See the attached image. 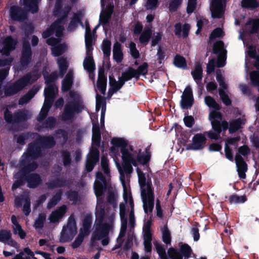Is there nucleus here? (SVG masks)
Segmentation results:
<instances>
[{"label":"nucleus","mask_w":259,"mask_h":259,"mask_svg":"<svg viewBox=\"0 0 259 259\" xmlns=\"http://www.w3.org/2000/svg\"><path fill=\"white\" fill-rule=\"evenodd\" d=\"M141 195L143 203V208L144 212L148 213V212H152L154 206V192L149 191L145 193L144 190L141 192Z\"/></svg>","instance_id":"nucleus-13"},{"label":"nucleus","mask_w":259,"mask_h":259,"mask_svg":"<svg viewBox=\"0 0 259 259\" xmlns=\"http://www.w3.org/2000/svg\"><path fill=\"white\" fill-rule=\"evenodd\" d=\"M204 102L205 104L209 108L214 109L213 111H219L221 109V105L216 102L213 97L210 96H206L205 97Z\"/></svg>","instance_id":"nucleus-34"},{"label":"nucleus","mask_w":259,"mask_h":259,"mask_svg":"<svg viewBox=\"0 0 259 259\" xmlns=\"http://www.w3.org/2000/svg\"><path fill=\"white\" fill-rule=\"evenodd\" d=\"M60 153L63 165L65 167L69 166L71 162V157L70 152L67 150L62 149L60 151Z\"/></svg>","instance_id":"nucleus-43"},{"label":"nucleus","mask_w":259,"mask_h":259,"mask_svg":"<svg viewBox=\"0 0 259 259\" xmlns=\"http://www.w3.org/2000/svg\"><path fill=\"white\" fill-rule=\"evenodd\" d=\"M111 42L108 39H104L102 44V49L104 58H109L111 54Z\"/></svg>","instance_id":"nucleus-42"},{"label":"nucleus","mask_w":259,"mask_h":259,"mask_svg":"<svg viewBox=\"0 0 259 259\" xmlns=\"http://www.w3.org/2000/svg\"><path fill=\"white\" fill-rule=\"evenodd\" d=\"M162 235L163 242L167 245L170 244L171 236L167 225L164 226L162 231Z\"/></svg>","instance_id":"nucleus-50"},{"label":"nucleus","mask_w":259,"mask_h":259,"mask_svg":"<svg viewBox=\"0 0 259 259\" xmlns=\"http://www.w3.org/2000/svg\"><path fill=\"white\" fill-rule=\"evenodd\" d=\"M28 172L23 167H22L14 175V178L16 180L13 183L12 189L16 190L19 187L25 184L27 180Z\"/></svg>","instance_id":"nucleus-16"},{"label":"nucleus","mask_w":259,"mask_h":259,"mask_svg":"<svg viewBox=\"0 0 259 259\" xmlns=\"http://www.w3.org/2000/svg\"><path fill=\"white\" fill-rule=\"evenodd\" d=\"M58 64L59 68L60 75L62 77L66 73L68 67L67 61L65 58L61 57L58 59Z\"/></svg>","instance_id":"nucleus-40"},{"label":"nucleus","mask_w":259,"mask_h":259,"mask_svg":"<svg viewBox=\"0 0 259 259\" xmlns=\"http://www.w3.org/2000/svg\"><path fill=\"white\" fill-rule=\"evenodd\" d=\"M27 187L31 189H34L38 187L42 182L40 175L36 173H32L27 175Z\"/></svg>","instance_id":"nucleus-21"},{"label":"nucleus","mask_w":259,"mask_h":259,"mask_svg":"<svg viewBox=\"0 0 259 259\" xmlns=\"http://www.w3.org/2000/svg\"><path fill=\"white\" fill-rule=\"evenodd\" d=\"M32 52L29 42L24 40L22 45V50L20 59L21 66L24 68L27 66L32 61Z\"/></svg>","instance_id":"nucleus-10"},{"label":"nucleus","mask_w":259,"mask_h":259,"mask_svg":"<svg viewBox=\"0 0 259 259\" xmlns=\"http://www.w3.org/2000/svg\"><path fill=\"white\" fill-rule=\"evenodd\" d=\"M58 75L57 73L53 72L48 75H44V79L46 85L54 84L53 83L57 79Z\"/></svg>","instance_id":"nucleus-62"},{"label":"nucleus","mask_w":259,"mask_h":259,"mask_svg":"<svg viewBox=\"0 0 259 259\" xmlns=\"http://www.w3.org/2000/svg\"><path fill=\"white\" fill-rule=\"evenodd\" d=\"M202 68L200 64H197L195 66L194 69L192 71L191 74L194 80L197 83L201 81L202 78Z\"/></svg>","instance_id":"nucleus-36"},{"label":"nucleus","mask_w":259,"mask_h":259,"mask_svg":"<svg viewBox=\"0 0 259 259\" xmlns=\"http://www.w3.org/2000/svg\"><path fill=\"white\" fill-rule=\"evenodd\" d=\"M110 225L108 223H97L95 231L92 234L91 242L92 245L96 240H100L103 238L108 236Z\"/></svg>","instance_id":"nucleus-8"},{"label":"nucleus","mask_w":259,"mask_h":259,"mask_svg":"<svg viewBox=\"0 0 259 259\" xmlns=\"http://www.w3.org/2000/svg\"><path fill=\"white\" fill-rule=\"evenodd\" d=\"M71 10V7L69 5L65 6L63 10L59 12L58 13L61 14V16L58 18L55 21H57L58 23H63L64 22L65 19L67 18L69 13Z\"/></svg>","instance_id":"nucleus-49"},{"label":"nucleus","mask_w":259,"mask_h":259,"mask_svg":"<svg viewBox=\"0 0 259 259\" xmlns=\"http://www.w3.org/2000/svg\"><path fill=\"white\" fill-rule=\"evenodd\" d=\"M106 87L107 77L105 75L104 68H101L99 70L98 77L97 81V87L100 91L101 93L104 95L106 93Z\"/></svg>","instance_id":"nucleus-20"},{"label":"nucleus","mask_w":259,"mask_h":259,"mask_svg":"<svg viewBox=\"0 0 259 259\" xmlns=\"http://www.w3.org/2000/svg\"><path fill=\"white\" fill-rule=\"evenodd\" d=\"M123 85V82L118 80V83L110 87L108 92V96L111 97L114 93L118 92Z\"/></svg>","instance_id":"nucleus-59"},{"label":"nucleus","mask_w":259,"mask_h":259,"mask_svg":"<svg viewBox=\"0 0 259 259\" xmlns=\"http://www.w3.org/2000/svg\"><path fill=\"white\" fill-rule=\"evenodd\" d=\"M38 78L36 73L28 72L4 90L6 97H11L17 94L28 84L35 82Z\"/></svg>","instance_id":"nucleus-2"},{"label":"nucleus","mask_w":259,"mask_h":259,"mask_svg":"<svg viewBox=\"0 0 259 259\" xmlns=\"http://www.w3.org/2000/svg\"><path fill=\"white\" fill-rule=\"evenodd\" d=\"M168 255L170 259H183V256L180 252L173 247L170 248L167 251Z\"/></svg>","instance_id":"nucleus-61"},{"label":"nucleus","mask_w":259,"mask_h":259,"mask_svg":"<svg viewBox=\"0 0 259 259\" xmlns=\"http://www.w3.org/2000/svg\"><path fill=\"white\" fill-rule=\"evenodd\" d=\"M62 193V190L61 189L56 192V193L50 199L47 204L48 209H51L54 207L58 204L61 199Z\"/></svg>","instance_id":"nucleus-33"},{"label":"nucleus","mask_w":259,"mask_h":259,"mask_svg":"<svg viewBox=\"0 0 259 259\" xmlns=\"http://www.w3.org/2000/svg\"><path fill=\"white\" fill-rule=\"evenodd\" d=\"M92 221V215L91 213L85 214L82 221V227L80 229L79 232L89 235L91 231Z\"/></svg>","instance_id":"nucleus-23"},{"label":"nucleus","mask_w":259,"mask_h":259,"mask_svg":"<svg viewBox=\"0 0 259 259\" xmlns=\"http://www.w3.org/2000/svg\"><path fill=\"white\" fill-rule=\"evenodd\" d=\"M54 24H55L54 27V32H55V35L57 37V38H59L63 36V31L64 30V28L63 26L61 25L60 23L57 21H55Z\"/></svg>","instance_id":"nucleus-63"},{"label":"nucleus","mask_w":259,"mask_h":259,"mask_svg":"<svg viewBox=\"0 0 259 259\" xmlns=\"http://www.w3.org/2000/svg\"><path fill=\"white\" fill-rule=\"evenodd\" d=\"M68 184V182L65 179L57 178L55 180L48 184V187L50 189H53L55 188H61L66 187Z\"/></svg>","instance_id":"nucleus-35"},{"label":"nucleus","mask_w":259,"mask_h":259,"mask_svg":"<svg viewBox=\"0 0 259 259\" xmlns=\"http://www.w3.org/2000/svg\"><path fill=\"white\" fill-rule=\"evenodd\" d=\"M179 252L184 257V259H188L191 257L192 249L188 244L184 243L180 246Z\"/></svg>","instance_id":"nucleus-41"},{"label":"nucleus","mask_w":259,"mask_h":259,"mask_svg":"<svg viewBox=\"0 0 259 259\" xmlns=\"http://www.w3.org/2000/svg\"><path fill=\"white\" fill-rule=\"evenodd\" d=\"M113 58L117 63H120L123 58L121 46L119 42L116 41L114 44L113 48Z\"/></svg>","instance_id":"nucleus-29"},{"label":"nucleus","mask_w":259,"mask_h":259,"mask_svg":"<svg viewBox=\"0 0 259 259\" xmlns=\"http://www.w3.org/2000/svg\"><path fill=\"white\" fill-rule=\"evenodd\" d=\"M173 64L177 68H181L184 70L188 69L186 59L180 55L177 54L175 56L174 58Z\"/></svg>","instance_id":"nucleus-32"},{"label":"nucleus","mask_w":259,"mask_h":259,"mask_svg":"<svg viewBox=\"0 0 259 259\" xmlns=\"http://www.w3.org/2000/svg\"><path fill=\"white\" fill-rule=\"evenodd\" d=\"M80 15V14H78L77 13L74 14L73 17L72 18L68 25V29L69 30L75 29L77 27L78 23H80L83 26V23L81 20Z\"/></svg>","instance_id":"nucleus-38"},{"label":"nucleus","mask_w":259,"mask_h":259,"mask_svg":"<svg viewBox=\"0 0 259 259\" xmlns=\"http://www.w3.org/2000/svg\"><path fill=\"white\" fill-rule=\"evenodd\" d=\"M145 153H141V150H139V153L135 159L137 163L145 165H147L150 161L151 158V152L148 148L145 149Z\"/></svg>","instance_id":"nucleus-26"},{"label":"nucleus","mask_w":259,"mask_h":259,"mask_svg":"<svg viewBox=\"0 0 259 259\" xmlns=\"http://www.w3.org/2000/svg\"><path fill=\"white\" fill-rule=\"evenodd\" d=\"M250 79L253 86L259 85V71H253L250 74Z\"/></svg>","instance_id":"nucleus-64"},{"label":"nucleus","mask_w":259,"mask_h":259,"mask_svg":"<svg viewBox=\"0 0 259 259\" xmlns=\"http://www.w3.org/2000/svg\"><path fill=\"white\" fill-rule=\"evenodd\" d=\"M246 201L247 198L245 195L239 196L236 194H233L229 197V201L231 204L243 203Z\"/></svg>","instance_id":"nucleus-46"},{"label":"nucleus","mask_w":259,"mask_h":259,"mask_svg":"<svg viewBox=\"0 0 259 259\" xmlns=\"http://www.w3.org/2000/svg\"><path fill=\"white\" fill-rule=\"evenodd\" d=\"M175 34L179 38L181 36V32H183V37L186 38L188 37L190 29V26L188 23L183 25L182 28L181 23H177L175 26Z\"/></svg>","instance_id":"nucleus-24"},{"label":"nucleus","mask_w":259,"mask_h":259,"mask_svg":"<svg viewBox=\"0 0 259 259\" xmlns=\"http://www.w3.org/2000/svg\"><path fill=\"white\" fill-rule=\"evenodd\" d=\"M96 180L94 182L95 194L98 200L101 198L107 189V182L105 177L102 172L98 171L96 174Z\"/></svg>","instance_id":"nucleus-7"},{"label":"nucleus","mask_w":259,"mask_h":259,"mask_svg":"<svg viewBox=\"0 0 259 259\" xmlns=\"http://www.w3.org/2000/svg\"><path fill=\"white\" fill-rule=\"evenodd\" d=\"M152 34L151 26L145 28L139 37L140 42L144 45H146L149 42Z\"/></svg>","instance_id":"nucleus-31"},{"label":"nucleus","mask_w":259,"mask_h":259,"mask_svg":"<svg viewBox=\"0 0 259 259\" xmlns=\"http://www.w3.org/2000/svg\"><path fill=\"white\" fill-rule=\"evenodd\" d=\"M156 251L161 259H167L164 245L157 242L154 243Z\"/></svg>","instance_id":"nucleus-56"},{"label":"nucleus","mask_w":259,"mask_h":259,"mask_svg":"<svg viewBox=\"0 0 259 259\" xmlns=\"http://www.w3.org/2000/svg\"><path fill=\"white\" fill-rule=\"evenodd\" d=\"M9 14L12 20L23 22L28 19V12L17 5L12 6L10 8Z\"/></svg>","instance_id":"nucleus-9"},{"label":"nucleus","mask_w":259,"mask_h":259,"mask_svg":"<svg viewBox=\"0 0 259 259\" xmlns=\"http://www.w3.org/2000/svg\"><path fill=\"white\" fill-rule=\"evenodd\" d=\"M245 124V120L241 117L233 119L230 121L228 124V130L230 134H234L239 130L243 128V125Z\"/></svg>","instance_id":"nucleus-22"},{"label":"nucleus","mask_w":259,"mask_h":259,"mask_svg":"<svg viewBox=\"0 0 259 259\" xmlns=\"http://www.w3.org/2000/svg\"><path fill=\"white\" fill-rule=\"evenodd\" d=\"M111 144L115 147L120 148L122 156L131 153L127 148L128 142L123 138H113L111 141Z\"/></svg>","instance_id":"nucleus-19"},{"label":"nucleus","mask_w":259,"mask_h":259,"mask_svg":"<svg viewBox=\"0 0 259 259\" xmlns=\"http://www.w3.org/2000/svg\"><path fill=\"white\" fill-rule=\"evenodd\" d=\"M23 3L27 12L34 14L38 11V0H23Z\"/></svg>","instance_id":"nucleus-28"},{"label":"nucleus","mask_w":259,"mask_h":259,"mask_svg":"<svg viewBox=\"0 0 259 259\" xmlns=\"http://www.w3.org/2000/svg\"><path fill=\"white\" fill-rule=\"evenodd\" d=\"M219 94L222 102L227 106L232 104V101L223 89L219 90Z\"/></svg>","instance_id":"nucleus-53"},{"label":"nucleus","mask_w":259,"mask_h":259,"mask_svg":"<svg viewBox=\"0 0 259 259\" xmlns=\"http://www.w3.org/2000/svg\"><path fill=\"white\" fill-rule=\"evenodd\" d=\"M37 140L41 147L44 148H52L56 144L54 138L50 136H40L39 138L37 139Z\"/></svg>","instance_id":"nucleus-25"},{"label":"nucleus","mask_w":259,"mask_h":259,"mask_svg":"<svg viewBox=\"0 0 259 259\" xmlns=\"http://www.w3.org/2000/svg\"><path fill=\"white\" fill-rule=\"evenodd\" d=\"M122 159L123 161L122 169L126 174H131L133 170L132 164L134 166H137V160L135 159L134 154L130 153L127 155H124L122 156Z\"/></svg>","instance_id":"nucleus-17"},{"label":"nucleus","mask_w":259,"mask_h":259,"mask_svg":"<svg viewBox=\"0 0 259 259\" xmlns=\"http://www.w3.org/2000/svg\"><path fill=\"white\" fill-rule=\"evenodd\" d=\"M101 140V134L98 122L93 124L92 127V144L99 147Z\"/></svg>","instance_id":"nucleus-27"},{"label":"nucleus","mask_w":259,"mask_h":259,"mask_svg":"<svg viewBox=\"0 0 259 259\" xmlns=\"http://www.w3.org/2000/svg\"><path fill=\"white\" fill-rule=\"evenodd\" d=\"M87 236L84 234L82 232H79V234L75 238V240L71 244V247L73 249H75L79 247V246L82 244V242L84 240V236Z\"/></svg>","instance_id":"nucleus-55"},{"label":"nucleus","mask_w":259,"mask_h":259,"mask_svg":"<svg viewBox=\"0 0 259 259\" xmlns=\"http://www.w3.org/2000/svg\"><path fill=\"white\" fill-rule=\"evenodd\" d=\"M226 0H212L211 4V16L213 18H221L224 13Z\"/></svg>","instance_id":"nucleus-14"},{"label":"nucleus","mask_w":259,"mask_h":259,"mask_svg":"<svg viewBox=\"0 0 259 259\" xmlns=\"http://www.w3.org/2000/svg\"><path fill=\"white\" fill-rule=\"evenodd\" d=\"M17 43V38H14L11 35L6 36L2 41L3 47L0 52L3 55L10 56L11 53L16 49Z\"/></svg>","instance_id":"nucleus-11"},{"label":"nucleus","mask_w":259,"mask_h":259,"mask_svg":"<svg viewBox=\"0 0 259 259\" xmlns=\"http://www.w3.org/2000/svg\"><path fill=\"white\" fill-rule=\"evenodd\" d=\"M101 165L104 172L107 176L110 174L109 167V160L106 156H102L101 160Z\"/></svg>","instance_id":"nucleus-54"},{"label":"nucleus","mask_w":259,"mask_h":259,"mask_svg":"<svg viewBox=\"0 0 259 259\" xmlns=\"http://www.w3.org/2000/svg\"><path fill=\"white\" fill-rule=\"evenodd\" d=\"M241 5L243 8L254 9L259 7L257 0H242Z\"/></svg>","instance_id":"nucleus-51"},{"label":"nucleus","mask_w":259,"mask_h":259,"mask_svg":"<svg viewBox=\"0 0 259 259\" xmlns=\"http://www.w3.org/2000/svg\"><path fill=\"white\" fill-rule=\"evenodd\" d=\"M148 66L149 65L147 62H144L137 69H135V71H136L135 74L137 79L139 78L140 75H146L147 74Z\"/></svg>","instance_id":"nucleus-45"},{"label":"nucleus","mask_w":259,"mask_h":259,"mask_svg":"<svg viewBox=\"0 0 259 259\" xmlns=\"http://www.w3.org/2000/svg\"><path fill=\"white\" fill-rule=\"evenodd\" d=\"M235 160L239 178L240 179H245V172L248 169L247 163L244 161L243 157L239 154L236 155Z\"/></svg>","instance_id":"nucleus-18"},{"label":"nucleus","mask_w":259,"mask_h":259,"mask_svg":"<svg viewBox=\"0 0 259 259\" xmlns=\"http://www.w3.org/2000/svg\"><path fill=\"white\" fill-rule=\"evenodd\" d=\"M222 114L220 111H211L209 112L208 119L213 131L205 132L204 134L207 135L210 139L218 140L221 139L220 134L222 132H225L228 130V122L225 120L222 121Z\"/></svg>","instance_id":"nucleus-1"},{"label":"nucleus","mask_w":259,"mask_h":259,"mask_svg":"<svg viewBox=\"0 0 259 259\" xmlns=\"http://www.w3.org/2000/svg\"><path fill=\"white\" fill-rule=\"evenodd\" d=\"M66 196L70 201L76 202L79 198V194L77 191L70 190L67 191L66 193Z\"/></svg>","instance_id":"nucleus-57"},{"label":"nucleus","mask_w":259,"mask_h":259,"mask_svg":"<svg viewBox=\"0 0 259 259\" xmlns=\"http://www.w3.org/2000/svg\"><path fill=\"white\" fill-rule=\"evenodd\" d=\"M67 46L65 44L58 43L52 48V53L55 57H58L63 54L66 50Z\"/></svg>","instance_id":"nucleus-39"},{"label":"nucleus","mask_w":259,"mask_h":259,"mask_svg":"<svg viewBox=\"0 0 259 259\" xmlns=\"http://www.w3.org/2000/svg\"><path fill=\"white\" fill-rule=\"evenodd\" d=\"M204 134L201 133L195 134L192 138V143L187 145V150H199L204 148L206 142Z\"/></svg>","instance_id":"nucleus-12"},{"label":"nucleus","mask_w":259,"mask_h":259,"mask_svg":"<svg viewBox=\"0 0 259 259\" xmlns=\"http://www.w3.org/2000/svg\"><path fill=\"white\" fill-rule=\"evenodd\" d=\"M39 144L37 139L28 144L26 152L22 156L20 161L21 165H24L31 160H35L42 156L41 147Z\"/></svg>","instance_id":"nucleus-4"},{"label":"nucleus","mask_w":259,"mask_h":259,"mask_svg":"<svg viewBox=\"0 0 259 259\" xmlns=\"http://www.w3.org/2000/svg\"><path fill=\"white\" fill-rule=\"evenodd\" d=\"M94 35L92 33V31L88 21H85V44H93V37Z\"/></svg>","instance_id":"nucleus-48"},{"label":"nucleus","mask_w":259,"mask_h":259,"mask_svg":"<svg viewBox=\"0 0 259 259\" xmlns=\"http://www.w3.org/2000/svg\"><path fill=\"white\" fill-rule=\"evenodd\" d=\"M224 35V31L223 29L220 27L215 28L210 34L209 39L210 40L215 39L217 38L223 37Z\"/></svg>","instance_id":"nucleus-60"},{"label":"nucleus","mask_w":259,"mask_h":259,"mask_svg":"<svg viewBox=\"0 0 259 259\" xmlns=\"http://www.w3.org/2000/svg\"><path fill=\"white\" fill-rule=\"evenodd\" d=\"M136 170L138 176L139 183L141 188V192L144 190L145 191V193H147L149 191H153L154 188L151 179L149 178L147 181L145 174L139 168H137Z\"/></svg>","instance_id":"nucleus-15"},{"label":"nucleus","mask_w":259,"mask_h":259,"mask_svg":"<svg viewBox=\"0 0 259 259\" xmlns=\"http://www.w3.org/2000/svg\"><path fill=\"white\" fill-rule=\"evenodd\" d=\"M247 25H251V27L249 31L250 34L257 33L259 31V18L250 19L248 21Z\"/></svg>","instance_id":"nucleus-47"},{"label":"nucleus","mask_w":259,"mask_h":259,"mask_svg":"<svg viewBox=\"0 0 259 259\" xmlns=\"http://www.w3.org/2000/svg\"><path fill=\"white\" fill-rule=\"evenodd\" d=\"M84 69L91 72L95 69V63L93 57L86 56L83 62Z\"/></svg>","instance_id":"nucleus-37"},{"label":"nucleus","mask_w":259,"mask_h":259,"mask_svg":"<svg viewBox=\"0 0 259 259\" xmlns=\"http://www.w3.org/2000/svg\"><path fill=\"white\" fill-rule=\"evenodd\" d=\"M57 123L56 118L53 116H49L46 120L42 123V126L46 129L53 128Z\"/></svg>","instance_id":"nucleus-52"},{"label":"nucleus","mask_w":259,"mask_h":259,"mask_svg":"<svg viewBox=\"0 0 259 259\" xmlns=\"http://www.w3.org/2000/svg\"><path fill=\"white\" fill-rule=\"evenodd\" d=\"M83 109L84 105L81 101L69 102L65 105L61 120L63 121L71 120L74 118L75 114L81 112Z\"/></svg>","instance_id":"nucleus-5"},{"label":"nucleus","mask_w":259,"mask_h":259,"mask_svg":"<svg viewBox=\"0 0 259 259\" xmlns=\"http://www.w3.org/2000/svg\"><path fill=\"white\" fill-rule=\"evenodd\" d=\"M77 233L76 221L73 215H71L68 220L66 226L62 230L60 238L61 243L71 241Z\"/></svg>","instance_id":"nucleus-6"},{"label":"nucleus","mask_w":259,"mask_h":259,"mask_svg":"<svg viewBox=\"0 0 259 259\" xmlns=\"http://www.w3.org/2000/svg\"><path fill=\"white\" fill-rule=\"evenodd\" d=\"M194 104V98L183 97L181 96L180 106L182 109H190Z\"/></svg>","instance_id":"nucleus-44"},{"label":"nucleus","mask_w":259,"mask_h":259,"mask_svg":"<svg viewBox=\"0 0 259 259\" xmlns=\"http://www.w3.org/2000/svg\"><path fill=\"white\" fill-rule=\"evenodd\" d=\"M135 72V69L130 67L127 70L122 73L121 76L118 77V80L124 84L125 82L131 80L133 78H136Z\"/></svg>","instance_id":"nucleus-30"},{"label":"nucleus","mask_w":259,"mask_h":259,"mask_svg":"<svg viewBox=\"0 0 259 259\" xmlns=\"http://www.w3.org/2000/svg\"><path fill=\"white\" fill-rule=\"evenodd\" d=\"M8 107L9 106H7L4 111V120L8 124H12L11 130L18 131L16 125H20L25 122L30 118V117L25 110L18 109L12 113Z\"/></svg>","instance_id":"nucleus-3"},{"label":"nucleus","mask_w":259,"mask_h":259,"mask_svg":"<svg viewBox=\"0 0 259 259\" xmlns=\"http://www.w3.org/2000/svg\"><path fill=\"white\" fill-rule=\"evenodd\" d=\"M12 234L10 231L2 229L0 230V242H7L11 238Z\"/></svg>","instance_id":"nucleus-58"}]
</instances>
